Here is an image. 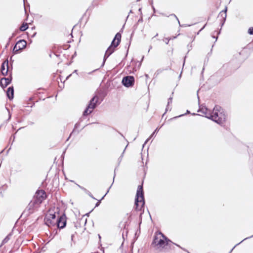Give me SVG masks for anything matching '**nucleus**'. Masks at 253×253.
<instances>
[{
	"label": "nucleus",
	"instance_id": "nucleus-12",
	"mask_svg": "<svg viewBox=\"0 0 253 253\" xmlns=\"http://www.w3.org/2000/svg\"><path fill=\"white\" fill-rule=\"evenodd\" d=\"M121 39V34L118 33L113 41L112 42V45H114V47H117L120 43Z\"/></svg>",
	"mask_w": 253,
	"mask_h": 253
},
{
	"label": "nucleus",
	"instance_id": "nucleus-39",
	"mask_svg": "<svg viewBox=\"0 0 253 253\" xmlns=\"http://www.w3.org/2000/svg\"><path fill=\"white\" fill-rule=\"evenodd\" d=\"M71 76V75H70L69 76L67 77L66 79H68Z\"/></svg>",
	"mask_w": 253,
	"mask_h": 253
},
{
	"label": "nucleus",
	"instance_id": "nucleus-10",
	"mask_svg": "<svg viewBox=\"0 0 253 253\" xmlns=\"http://www.w3.org/2000/svg\"><path fill=\"white\" fill-rule=\"evenodd\" d=\"M8 71V60H5L1 66V73L3 76H6Z\"/></svg>",
	"mask_w": 253,
	"mask_h": 253
},
{
	"label": "nucleus",
	"instance_id": "nucleus-11",
	"mask_svg": "<svg viewBox=\"0 0 253 253\" xmlns=\"http://www.w3.org/2000/svg\"><path fill=\"white\" fill-rule=\"evenodd\" d=\"M12 77L11 74L9 78H2L0 82V84L2 88L6 87L11 82Z\"/></svg>",
	"mask_w": 253,
	"mask_h": 253
},
{
	"label": "nucleus",
	"instance_id": "nucleus-23",
	"mask_svg": "<svg viewBox=\"0 0 253 253\" xmlns=\"http://www.w3.org/2000/svg\"><path fill=\"white\" fill-rule=\"evenodd\" d=\"M85 193L86 194H87L89 196H90L91 198H93V199H95V198L93 197V196H92V195L91 194V193H90L88 190H85Z\"/></svg>",
	"mask_w": 253,
	"mask_h": 253
},
{
	"label": "nucleus",
	"instance_id": "nucleus-26",
	"mask_svg": "<svg viewBox=\"0 0 253 253\" xmlns=\"http://www.w3.org/2000/svg\"><path fill=\"white\" fill-rule=\"evenodd\" d=\"M78 186L82 190H83L84 192H85V190H86L87 189H85V188H84V187H82L79 185H78Z\"/></svg>",
	"mask_w": 253,
	"mask_h": 253
},
{
	"label": "nucleus",
	"instance_id": "nucleus-38",
	"mask_svg": "<svg viewBox=\"0 0 253 253\" xmlns=\"http://www.w3.org/2000/svg\"><path fill=\"white\" fill-rule=\"evenodd\" d=\"M184 116V114L180 115L179 116H178V117H181V116ZM177 118V117H174V118Z\"/></svg>",
	"mask_w": 253,
	"mask_h": 253
},
{
	"label": "nucleus",
	"instance_id": "nucleus-7",
	"mask_svg": "<svg viewBox=\"0 0 253 253\" xmlns=\"http://www.w3.org/2000/svg\"><path fill=\"white\" fill-rule=\"evenodd\" d=\"M27 42L24 40H21L18 41L13 49V52L14 54L18 53V51L22 50L26 47Z\"/></svg>",
	"mask_w": 253,
	"mask_h": 253
},
{
	"label": "nucleus",
	"instance_id": "nucleus-34",
	"mask_svg": "<svg viewBox=\"0 0 253 253\" xmlns=\"http://www.w3.org/2000/svg\"><path fill=\"white\" fill-rule=\"evenodd\" d=\"M142 21H143V19H142V17L141 16V18L138 20V22H142Z\"/></svg>",
	"mask_w": 253,
	"mask_h": 253
},
{
	"label": "nucleus",
	"instance_id": "nucleus-1",
	"mask_svg": "<svg viewBox=\"0 0 253 253\" xmlns=\"http://www.w3.org/2000/svg\"><path fill=\"white\" fill-rule=\"evenodd\" d=\"M172 242L168 239L161 232H156L155 234L152 245L156 250H162L166 246H169Z\"/></svg>",
	"mask_w": 253,
	"mask_h": 253
},
{
	"label": "nucleus",
	"instance_id": "nucleus-44",
	"mask_svg": "<svg viewBox=\"0 0 253 253\" xmlns=\"http://www.w3.org/2000/svg\"><path fill=\"white\" fill-rule=\"evenodd\" d=\"M104 196L101 199V200H102V199L104 198Z\"/></svg>",
	"mask_w": 253,
	"mask_h": 253
},
{
	"label": "nucleus",
	"instance_id": "nucleus-48",
	"mask_svg": "<svg viewBox=\"0 0 253 253\" xmlns=\"http://www.w3.org/2000/svg\"><path fill=\"white\" fill-rule=\"evenodd\" d=\"M203 28H202L201 29V30H202L203 29Z\"/></svg>",
	"mask_w": 253,
	"mask_h": 253
},
{
	"label": "nucleus",
	"instance_id": "nucleus-43",
	"mask_svg": "<svg viewBox=\"0 0 253 253\" xmlns=\"http://www.w3.org/2000/svg\"><path fill=\"white\" fill-rule=\"evenodd\" d=\"M10 117H11V116H10V115H9V117L8 120H9V119H10Z\"/></svg>",
	"mask_w": 253,
	"mask_h": 253
},
{
	"label": "nucleus",
	"instance_id": "nucleus-49",
	"mask_svg": "<svg viewBox=\"0 0 253 253\" xmlns=\"http://www.w3.org/2000/svg\"><path fill=\"white\" fill-rule=\"evenodd\" d=\"M203 28H202L201 29V30H202L203 29Z\"/></svg>",
	"mask_w": 253,
	"mask_h": 253
},
{
	"label": "nucleus",
	"instance_id": "nucleus-15",
	"mask_svg": "<svg viewBox=\"0 0 253 253\" xmlns=\"http://www.w3.org/2000/svg\"><path fill=\"white\" fill-rule=\"evenodd\" d=\"M226 11H227V9H226L224 11H221L220 14H219V16H221L222 18H223V21L221 23V25L223 26L225 21V20H226Z\"/></svg>",
	"mask_w": 253,
	"mask_h": 253
},
{
	"label": "nucleus",
	"instance_id": "nucleus-33",
	"mask_svg": "<svg viewBox=\"0 0 253 253\" xmlns=\"http://www.w3.org/2000/svg\"><path fill=\"white\" fill-rule=\"evenodd\" d=\"M253 237V235L252 236H251V237H250L246 238H245L244 240H243L241 242V243H242V242H243L244 241L246 240V239H248V238H252V237Z\"/></svg>",
	"mask_w": 253,
	"mask_h": 253
},
{
	"label": "nucleus",
	"instance_id": "nucleus-51",
	"mask_svg": "<svg viewBox=\"0 0 253 253\" xmlns=\"http://www.w3.org/2000/svg\"><path fill=\"white\" fill-rule=\"evenodd\" d=\"M24 0V2L25 1V0Z\"/></svg>",
	"mask_w": 253,
	"mask_h": 253
},
{
	"label": "nucleus",
	"instance_id": "nucleus-41",
	"mask_svg": "<svg viewBox=\"0 0 253 253\" xmlns=\"http://www.w3.org/2000/svg\"><path fill=\"white\" fill-rule=\"evenodd\" d=\"M158 36V34H157L154 37H156Z\"/></svg>",
	"mask_w": 253,
	"mask_h": 253
},
{
	"label": "nucleus",
	"instance_id": "nucleus-35",
	"mask_svg": "<svg viewBox=\"0 0 253 253\" xmlns=\"http://www.w3.org/2000/svg\"><path fill=\"white\" fill-rule=\"evenodd\" d=\"M74 237V234H72V236H71V240L72 241H73V238Z\"/></svg>",
	"mask_w": 253,
	"mask_h": 253
},
{
	"label": "nucleus",
	"instance_id": "nucleus-9",
	"mask_svg": "<svg viewBox=\"0 0 253 253\" xmlns=\"http://www.w3.org/2000/svg\"><path fill=\"white\" fill-rule=\"evenodd\" d=\"M66 217L65 214H63L59 217H58L57 218V222L56 223V225H57L59 228L62 229L65 227L66 224Z\"/></svg>",
	"mask_w": 253,
	"mask_h": 253
},
{
	"label": "nucleus",
	"instance_id": "nucleus-47",
	"mask_svg": "<svg viewBox=\"0 0 253 253\" xmlns=\"http://www.w3.org/2000/svg\"><path fill=\"white\" fill-rule=\"evenodd\" d=\"M203 28H202L201 29V30H202L203 29Z\"/></svg>",
	"mask_w": 253,
	"mask_h": 253
},
{
	"label": "nucleus",
	"instance_id": "nucleus-6",
	"mask_svg": "<svg viewBox=\"0 0 253 253\" xmlns=\"http://www.w3.org/2000/svg\"><path fill=\"white\" fill-rule=\"evenodd\" d=\"M98 100V98L96 96H94L91 99L87 107L83 112V116H86L92 113L93 109L96 106V103H97Z\"/></svg>",
	"mask_w": 253,
	"mask_h": 253
},
{
	"label": "nucleus",
	"instance_id": "nucleus-36",
	"mask_svg": "<svg viewBox=\"0 0 253 253\" xmlns=\"http://www.w3.org/2000/svg\"><path fill=\"white\" fill-rule=\"evenodd\" d=\"M138 11L140 12L141 15H142L141 8H139L138 9Z\"/></svg>",
	"mask_w": 253,
	"mask_h": 253
},
{
	"label": "nucleus",
	"instance_id": "nucleus-8",
	"mask_svg": "<svg viewBox=\"0 0 253 253\" xmlns=\"http://www.w3.org/2000/svg\"><path fill=\"white\" fill-rule=\"evenodd\" d=\"M134 78L132 76H126L122 80L123 84L126 87H130L134 84Z\"/></svg>",
	"mask_w": 253,
	"mask_h": 253
},
{
	"label": "nucleus",
	"instance_id": "nucleus-31",
	"mask_svg": "<svg viewBox=\"0 0 253 253\" xmlns=\"http://www.w3.org/2000/svg\"><path fill=\"white\" fill-rule=\"evenodd\" d=\"M100 201H98L95 205V207H98L100 205Z\"/></svg>",
	"mask_w": 253,
	"mask_h": 253
},
{
	"label": "nucleus",
	"instance_id": "nucleus-13",
	"mask_svg": "<svg viewBox=\"0 0 253 253\" xmlns=\"http://www.w3.org/2000/svg\"><path fill=\"white\" fill-rule=\"evenodd\" d=\"M199 112L202 113L203 115L205 116V117L208 119L210 118V117L211 116V111L208 109L206 107H202L200 108L198 111Z\"/></svg>",
	"mask_w": 253,
	"mask_h": 253
},
{
	"label": "nucleus",
	"instance_id": "nucleus-45",
	"mask_svg": "<svg viewBox=\"0 0 253 253\" xmlns=\"http://www.w3.org/2000/svg\"><path fill=\"white\" fill-rule=\"evenodd\" d=\"M213 38H215L214 36H212Z\"/></svg>",
	"mask_w": 253,
	"mask_h": 253
},
{
	"label": "nucleus",
	"instance_id": "nucleus-27",
	"mask_svg": "<svg viewBox=\"0 0 253 253\" xmlns=\"http://www.w3.org/2000/svg\"><path fill=\"white\" fill-rule=\"evenodd\" d=\"M78 186L82 190H83L84 192H85V190H86L87 189H85V188H84V187H82L79 185H78Z\"/></svg>",
	"mask_w": 253,
	"mask_h": 253
},
{
	"label": "nucleus",
	"instance_id": "nucleus-50",
	"mask_svg": "<svg viewBox=\"0 0 253 253\" xmlns=\"http://www.w3.org/2000/svg\"><path fill=\"white\" fill-rule=\"evenodd\" d=\"M114 176H115V174L114 175ZM113 179H115V176H114Z\"/></svg>",
	"mask_w": 253,
	"mask_h": 253
},
{
	"label": "nucleus",
	"instance_id": "nucleus-4",
	"mask_svg": "<svg viewBox=\"0 0 253 253\" xmlns=\"http://www.w3.org/2000/svg\"><path fill=\"white\" fill-rule=\"evenodd\" d=\"M144 198L142 185H139L137 188L135 206L136 210L140 211L144 205Z\"/></svg>",
	"mask_w": 253,
	"mask_h": 253
},
{
	"label": "nucleus",
	"instance_id": "nucleus-5",
	"mask_svg": "<svg viewBox=\"0 0 253 253\" xmlns=\"http://www.w3.org/2000/svg\"><path fill=\"white\" fill-rule=\"evenodd\" d=\"M44 221L45 224L49 227L56 225L57 222L56 212L53 210H49L44 217Z\"/></svg>",
	"mask_w": 253,
	"mask_h": 253
},
{
	"label": "nucleus",
	"instance_id": "nucleus-37",
	"mask_svg": "<svg viewBox=\"0 0 253 253\" xmlns=\"http://www.w3.org/2000/svg\"><path fill=\"white\" fill-rule=\"evenodd\" d=\"M111 186L109 187V189L107 190V191L106 193L105 194V195H104V196L109 192V190L111 188Z\"/></svg>",
	"mask_w": 253,
	"mask_h": 253
},
{
	"label": "nucleus",
	"instance_id": "nucleus-46",
	"mask_svg": "<svg viewBox=\"0 0 253 253\" xmlns=\"http://www.w3.org/2000/svg\"><path fill=\"white\" fill-rule=\"evenodd\" d=\"M98 236H99V238H101L100 236L99 235H98Z\"/></svg>",
	"mask_w": 253,
	"mask_h": 253
},
{
	"label": "nucleus",
	"instance_id": "nucleus-19",
	"mask_svg": "<svg viewBox=\"0 0 253 253\" xmlns=\"http://www.w3.org/2000/svg\"><path fill=\"white\" fill-rule=\"evenodd\" d=\"M11 236V234L10 233L2 241V244H5L9 240H10V236Z\"/></svg>",
	"mask_w": 253,
	"mask_h": 253
},
{
	"label": "nucleus",
	"instance_id": "nucleus-14",
	"mask_svg": "<svg viewBox=\"0 0 253 253\" xmlns=\"http://www.w3.org/2000/svg\"><path fill=\"white\" fill-rule=\"evenodd\" d=\"M6 95L9 99H13L14 95V89L13 86H10L7 88Z\"/></svg>",
	"mask_w": 253,
	"mask_h": 253
},
{
	"label": "nucleus",
	"instance_id": "nucleus-18",
	"mask_svg": "<svg viewBox=\"0 0 253 253\" xmlns=\"http://www.w3.org/2000/svg\"><path fill=\"white\" fill-rule=\"evenodd\" d=\"M159 130V128L158 127L156 128V129L154 130V131L152 133L151 135L150 136L149 138H148L145 141V144H146L150 139L151 138L155 133H157Z\"/></svg>",
	"mask_w": 253,
	"mask_h": 253
},
{
	"label": "nucleus",
	"instance_id": "nucleus-40",
	"mask_svg": "<svg viewBox=\"0 0 253 253\" xmlns=\"http://www.w3.org/2000/svg\"><path fill=\"white\" fill-rule=\"evenodd\" d=\"M77 70H75L74 72V73H77Z\"/></svg>",
	"mask_w": 253,
	"mask_h": 253
},
{
	"label": "nucleus",
	"instance_id": "nucleus-42",
	"mask_svg": "<svg viewBox=\"0 0 253 253\" xmlns=\"http://www.w3.org/2000/svg\"><path fill=\"white\" fill-rule=\"evenodd\" d=\"M190 112L188 110H187V113H189Z\"/></svg>",
	"mask_w": 253,
	"mask_h": 253
},
{
	"label": "nucleus",
	"instance_id": "nucleus-17",
	"mask_svg": "<svg viewBox=\"0 0 253 253\" xmlns=\"http://www.w3.org/2000/svg\"><path fill=\"white\" fill-rule=\"evenodd\" d=\"M111 54V52H110L109 51H106L105 54L104 55V59H103V65L104 64L105 60L107 59V58Z\"/></svg>",
	"mask_w": 253,
	"mask_h": 253
},
{
	"label": "nucleus",
	"instance_id": "nucleus-30",
	"mask_svg": "<svg viewBox=\"0 0 253 253\" xmlns=\"http://www.w3.org/2000/svg\"><path fill=\"white\" fill-rule=\"evenodd\" d=\"M240 243H241V242H240L239 243H238V244H236V245H235V246H234V247L232 249V250L230 251V252H229V253H231L233 251V250L234 249V248H235L236 246H237L238 245H239Z\"/></svg>",
	"mask_w": 253,
	"mask_h": 253
},
{
	"label": "nucleus",
	"instance_id": "nucleus-2",
	"mask_svg": "<svg viewBox=\"0 0 253 253\" xmlns=\"http://www.w3.org/2000/svg\"><path fill=\"white\" fill-rule=\"evenodd\" d=\"M210 119L217 124L222 125L226 120V115L223 109L219 106H215L211 112Z\"/></svg>",
	"mask_w": 253,
	"mask_h": 253
},
{
	"label": "nucleus",
	"instance_id": "nucleus-16",
	"mask_svg": "<svg viewBox=\"0 0 253 253\" xmlns=\"http://www.w3.org/2000/svg\"><path fill=\"white\" fill-rule=\"evenodd\" d=\"M28 28V25L27 23H23L20 27V30L21 31H24Z\"/></svg>",
	"mask_w": 253,
	"mask_h": 253
},
{
	"label": "nucleus",
	"instance_id": "nucleus-29",
	"mask_svg": "<svg viewBox=\"0 0 253 253\" xmlns=\"http://www.w3.org/2000/svg\"><path fill=\"white\" fill-rule=\"evenodd\" d=\"M125 152V150H124V152H123L122 154L120 156V157L119 158V162H120L122 161V158L123 157V154Z\"/></svg>",
	"mask_w": 253,
	"mask_h": 253
},
{
	"label": "nucleus",
	"instance_id": "nucleus-20",
	"mask_svg": "<svg viewBox=\"0 0 253 253\" xmlns=\"http://www.w3.org/2000/svg\"><path fill=\"white\" fill-rule=\"evenodd\" d=\"M172 97H170L168 99V105H167V108L166 109V111H167L168 110V109L169 108V105L170 103H172Z\"/></svg>",
	"mask_w": 253,
	"mask_h": 253
},
{
	"label": "nucleus",
	"instance_id": "nucleus-21",
	"mask_svg": "<svg viewBox=\"0 0 253 253\" xmlns=\"http://www.w3.org/2000/svg\"><path fill=\"white\" fill-rule=\"evenodd\" d=\"M116 47H114V45L111 44V45L107 49V51H109L110 52H111V54L114 52V48Z\"/></svg>",
	"mask_w": 253,
	"mask_h": 253
},
{
	"label": "nucleus",
	"instance_id": "nucleus-52",
	"mask_svg": "<svg viewBox=\"0 0 253 253\" xmlns=\"http://www.w3.org/2000/svg\"><path fill=\"white\" fill-rule=\"evenodd\" d=\"M139 0H137V1H139Z\"/></svg>",
	"mask_w": 253,
	"mask_h": 253
},
{
	"label": "nucleus",
	"instance_id": "nucleus-28",
	"mask_svg": "<svg viewBox=\"0 0 253 253\" xmlns=\"http://www.w3.org/2000/svg\"><path fill=\"white\" fill-rule=\"evenodd\" d=\"M80 126V123H77L75 125V129L78 128Z\"/></svg>",
	"mask_w": 253,
	"mask_h": 253
},
{
	"label": "nucleus",
	"instance_id": "nucleus-22",
	"mask_svg": "<svg viewBox=\"0 0 253 253\" xmlns=\"http://www.w3.org/2000/svg\"><path fill=\"white\" fill-rule=\"evenodd\" d=\"M248 33L250 35H253V27H250L248 30Z\"/></svg>",
	"mask_w": 253,
	"mask_h": 253
},
{
	"label": "nucleus",
	"instance_id": "nucleus-24",
	"mask_svg": "<svg viewBox=\"0 0 253 253\" xmlns=\"http://www.w3.org/2000/svg\"><path fill=\"white\" fill-rule=\"evenodd\" d=\"M170 41V39H169L168 38H166L163 39V41L168 44L169 43V41Z\"/></svg>",
	"mask_w": 253,
	"mask_h": 253
},
{
	"label": "nucleus",
	"instance_id": "nucleus-3",
	"mask_svg": "<svg viewBox=\"0 0 253 253\" xmlns=\"http://www.w3.org/2000/svg\"><path fill=\"white\" fill-rule=\"evenodd\" d=\"M45 197L46 194L43 190H38L35 194L34 199L28 205V208L29 209L31 210L32 208L38 207L45 198Z\"/></svg>",
	"mask_w": 253,
	"mask_h": 253
},
{
	"label": "nucleus",
	"instance_id": "nucleus-25",
	"mask_svg": "<svg viewBox=\"0 0 253 253\" xmlns=\"http://www.w3.org/2000/svg\"><path fill=\"white\" fill-rule=\"evenodd\" d=\"M170 15H171V16H173L176 18V19L177 20L178 23V24H179V26H181V25H180V22H179V19H178V18L177 17V16H176L175 14H171Z\"/></svg>",
	"mask_w": 253,
	"mask_h": 253
},
{
	"label": "nucleus",
	"instance_id": "nucleus-32",
	"mask_svg": "<svg viewBox=\"0 0 253 253\" xmlns=\"http://www.w3.org/2000/svg\"><path fill=\"white\" fill-rule=\"evenodd\" d=\"M176 38V36H173V37H170V38H169V39H170V40H174V39H175Z\"/></svg>",
	"mask_w": 253,
	"mask_h": 253
}]
</instances>
